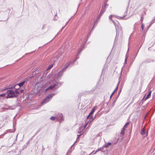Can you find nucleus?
<instances>
[{
  "mask_svg": "<svg viewBox=\"0 0 155 155\" xmlns=\"http://www.w3.org/2000/svg\"><path fill=\"white\" fill-rule=\"evenodd\" d=\"M15 91L13 90L7 91L6 93L8 94L7 98H12V97L16 96L17 95H15Z\"/></svg>",
  "mask_w": 155,
  "mask_h": 155,
  "instance_id": "f257e3e1",
  "label": "nucleus"
},
{
  "mask_svg": "<svg viewBox=\"0 0 155 155\" xmlns=\"http://www.w3.org/2000/svg\"><path fill=\"white\" fill-rule=\"evenodd\" d=\"M53 95L54 94H51L47 96L46 98L45 99L43 100L42 102L41 103V105H43L44 104H45L49 101L50 99H51Z\"/></svg>",
  "mask_w": 155,
  "mask_h": 155,
  "instance_id": "f03ea898",
  "label": "nucleus"
},
{
  "mask_svg": "<svg viewBox=\"0 0 155 155\" xmlns=\"http://www.w3.org/2000/svg\"><path fill=\"white\" fill-rule=\"evenodd\" d=\"M56 85V84H54L53 85H51L49 87H48V88H46L45 90V91H44V92H45L48 90L49 89H51V90Z\"/></svg>",
  "mask_w": 155,
  "mask_h": 155,
  "instance_id": "7ed1b4c3",
  "label": "nucleus"
},
{
  "mask_svg": "<svg viewBox=\"0 0 155 155\" xmlns=\"http://www.w3.org/2000/svg\"><path fill=\"white\" fill-rule=\"evenodd\" d=\"M119 83H118L117 86V87H116V88H115V89L113 91V92L111 94V95L110 96V98H111V97H112V96L113 95V94H114V93L117 91V89H118V85H119Z\"/></svg>",
  "mask_w": 155,
  "mask_h": 155,
  "instance_id": "20e7f679",
  "label": "nucleus"
},
{
  "mask_svg": "<svg viewBox=\"0 0 155 155\" xmlns=\"http://www.w3.org/2000/svg\"><path fill=\"white\" fill-rule=\"evenodd\" d=\"M151 91H149L148 92V94L147 95V96L145 98V100H146L148 98H149L150 97L151 95Z\"/></svg>",
  "mask_w": 155,
  "mask_h": 155,
  "instance_id": "39448f33",
  "label": "nucleus"
},
{
  "mask_svg": "<svg viewBox=\"0 0 155 155\" xmlns=\"http://www.w3.org/2000/svg\"><path fill=\"white\" fill-rule=\"evenodd\" d=\"M111 145V143L110 142H108L106 144H105L104 145V147L107 148L109 146H110Z\"/></svg>",
  "mask_w": 155,
  "mask_h": 155,
  "instance_id": "423d86ee",
  "label": "nucleus"
},
{
  "mask_svg": "<svg viewBox=\"0 0 155 155\" xmlns=\"http://www.w3.org/2000/svg\"><path fill=\"white\" fill-rule=\"evenodd\" d=\"M43 87V86L42 87H38L37 88V91L38 93L40 92V90H41V89Z\"/></svg>",
  "mask_w": 155,
  "mask_h": 155,
  "instance_id": "0eeeda50",
  "label": "nucleus"
},
{
  "mask_svg": "<svg viewBox=\"0 0 155 155\" xmlns=\"http://www.w3.org/2000/svg\"><path fill=\"white\" fill-rule=\"evenodd\" d=\"M58 115H59V117H58L56 116V118L58 119H62V115L61 114H59Z\"/></svg>",
  "mask_w": 155,
  "mask_h": 155,
  "instance_id": "6e6552de",
  "label": "nucleus"
},
{
  "mask_svg": "<svg viewBox=\"0 0 155 155\" xmlns=\"http://www.w3.org/2000/svg\"><path fill=\"white\" fill-rule=\"evenodd\" d=\"M125 128H122V130L121 131V133H120V134H122L123 135H124V131H125Z\"/></svg>",
  "mask_w": 155,
  "mask_h": 155,
  "instance_id": "1a4fd4ad",
  "label": "nucleus"
},
{
  "mask_svg": "<svg viewBox=\"0 0 155 155\" xmlns=\"http://www.w3.org/2000/svg\"><path fill=\"white\" fill-rule=\"evenodd\" d=\"M140 134L142 135H144L145 134V130L143 129V130H141V132H140Z\"/></svg>",
  "mask_w": 155,
  "mask_h": 155,
  "instance_id": "9d476101",
  "label": "nucleus"
},
{
  "mask_svg": "<svg viewBox=\"0 0 155 155\" xmlns=\"http://www.w3.org/2000/svg\"><path fill=\"white\" fill-rule=\"evenodd\" d=\"M114 17V16L112 15H110L109 16V19L114 23V21L112 20V18Z\"/></svg>",
  "mask_w": 155,
  "mask_h": 155,
  "instance_id": "9b49d317",
  "label": "nucleus"
},
{
  "mask_svg": "<svg viewBox=\"0 0 155 155\" xmlns=\"http://www.w3.org/2000/svg\"><path fill=\"white\" fill-rule=\"evenodd\" d=\"M129 122H127L124 125L123 128L126 129L127 127V126L129 125Z\"/></svg>",
  "mask_w": 155,
  "mask_h": 155,
  "instance_id": "f8f14e48",
  "label": "nucleus"
},
{
  "mask_svg": "<svg viewBox=\"0 0 155 155\" xmlns=\"http://www.w3.org/2000/svg\"><path fill=\"white\" fill-rule=\"evenodd\" d=\"M14 91H15V95H16L17 94H19V92L17 91V90H14Z\"/></svg>",
  "mask_w": 155,
  "mask_h": 155,
  "instance_id": "ddd939ff",
  "label": "nucleus"
},
{
  "mask_svg": "<svg viewBox=\"0 0 155 155\" xmlns=\"http://www.w3.org/2000/svg\"><path fill=\"white\" fill-rule=\"evenodd\" d=\"M25 82L24 81L21 83H20L19 84V86L20 87L21 86L23 85L25 83Z\"/></svg>",
  "mask_w": 155,
  "mask_h": 155,
  "instance_id": "4468645a",
  "label": "nucleus"
},
{
  "mask_svg": "<svg viewBox=\"0 0 155 155\" xmlns=\"http://www.w3.org/2000/svg\"><path fill=\"white\" fill-rule=\"evenodd\" d=\"M96 108H96V107H94L93 108L91 111H92V112H94L95 111V110H96Z\"/></svg>",
  "mask_w": 155,
  "mask_h": 155,
  "instance_id": "2eb2a0df",
  "label": "nucleus"
},
{
  "mask_svg": "<svg viewBox=\"0 0 155 155\" xmlns=\"http://www.w3.org/2000/svg\"><path fill=\"white\" fill-rule=\"evenodd\" d=\"M94 112H92V111H91L90 113L89 114L88 116H87V118H88L90 116V115L92 114L93 113H94Z\"/></svg>",
  "mask_w": 155,
  "mask_h": 155,
  "instance_id": "dca6fc26",
  "label": "nucleus"
},
{
  "mask_svg": "<svg viewBox=\"0 0 155 155\" xmlns=\"http://www.w3.org/2000/svg\"><path fill=\"white\" fill-rule=\"evenodd\" d=\"M53 64H52L50 65H49V66H48V69H51V68L53 67Z\"/></svg>",
  "mask_w": 155,
  "mask_h": 155,
  "instance_id": "f3484780",
  "label": "nucleus"
},
{
  "mask_svg": "<svg viewBox=\"0 0 155 155\" xmlns=\"http://www.w3.org/2000/svg\"><path fill=\"white\" fill-rule=\"evenodd\" d=\"M6 93H5L2 94H0V96L1 97H4L6 94Z\"/></svg>",
  "mask_w": 155,
  "mask_h": 155,
  "instance_id": "a211bd4d",
  "label": "nucleus"
},
{
  "mask_svg": "<svg viewBox=\"0 0 155 155\" xmlns=\"http://www.w3.org/2000/svg\"><path fill=\"white\" fill-rule=\"evenodd\" d=\"M55 117H50V119L51 120H55Z\"/></svg>",
  "mask_w": 155,
  "mask_h": 155,
  "instance_id": "6ab92c4d",
  "label": "nucleus"
},
{
  "mask_svg": "<svg viewBox=\"0 0 155 155\" xmlns=\"http://www.w3.org/2000/svg\"><path fill=\"white\" fill-rule=\"evenodd\" d=\"M99 151V150H97V151H96L95 152H94V151H93V152H92L91 154H95V153H96Z\"/></svg>",
  "mask_w": 155,
  "mask_h": 155,
  "instance_id": "aec40b11",
  "label": "nucleus"
},
{
  "mask_svg": "<svg viewBox=\"0 0 155 155\" xmlns=\"http://www.w3.org/2000/svg\"><path fill=\"white\" fill-rule=\"evenodd\" d=\"M90 119L91 121H93L94 120L93 117L91 116Z\"/></svg>",
  "mask_w": 155,
  "mask_h": 155,
  "instance_id": "412c9836",
  "label": "nucleus"
},
{
  "mask_svg": "<svg viewBox=\"0 0 155 155\" xmlns=\"http://www.w3.org/2000/svg\"><path fill=\"white\" fill-rule=\"evenodd\" d=\"M88 122L87 123H86L84 126V128H85V127L87 126V124H88Z\"/></svg>",
  "mask_w": 155,
  "mask_h": 155,
  "instance_id": "4be33fe9",
  "label": "nucleus"
},
{
  "mask_svg": "<svg viewBox=\"0 0 155 155\" xmlns=\"http://www.w3.org/2000/svg\"><path fill=\"white\" fill-rule=\"evenodd\" d=\"M141 28L142 29V30L143 31V29H144V26H143V24H142Z\"/></svg>",
  "mask_w": 155,
  "mask_h": 155,
  "instance_id": "5701e85b",
  "label": "nucleus"
},
{
  "mask_svg": "<svg viewBox=\"0 0 155 155\" xmlns=\"http://www.w3.org/2000/svg\"><path fill=\"white\" fill-rule=\"evenodd\" d=\"M7 89V88H6V89H3V90H2V91H4V90H6V89Z\"/></svg>",
  "mask_w": 155,
  "mask_h": 155,
  "instance_id": "b1692460",
  "label": "nucleus"
},
{
  "mask_svg": "<svg viewBox=\"0 0 155 155\" xmlns=\"http://www.w3.org/2000/svg\"><path fill=\"white\" fill-rule=\"evenodd\" d=\"M67 68V66H66V68H64V69H66V68Z\"/></svg>",
  "mask_w": 155,
  "mask_h": 155,
  "instance_id": "393cba45",
  "label": "nucleus"
},
{
  "mask_svg": "<svg viewBox=\"0 0 155 155\" xmlns=\"http://www.w3.org/2000/svg\"><path fill=\"white\" fill-rule=\"evenodd\" d=\"M41 92H44V91H41Z\"/></svg>",
  "mask_w": 155,
  "mask_h": 155,
  "instance_id": "a878e982",
  "label": "nucleus"
}]
</instances>
